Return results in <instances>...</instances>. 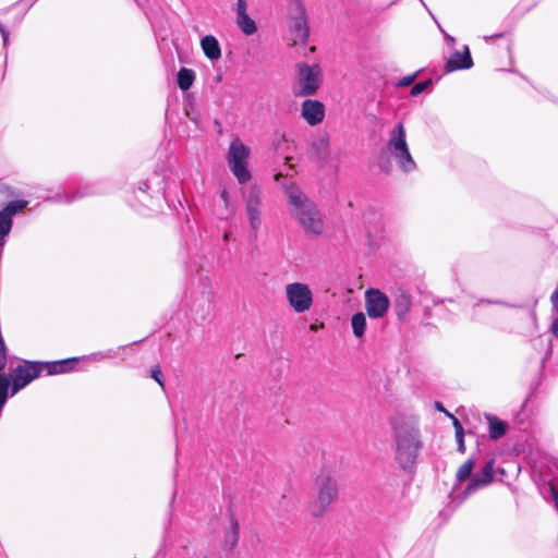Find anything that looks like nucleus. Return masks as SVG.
I'll use <instances>...</instances> for the list:
<instances>
[{"label":"nucleus","instance_id":"6","mask_svg":"<svg viewBox=\"0 0 558 558\" xmlns=\"http://www.w3.org/2000/svg\"><path fill=\"white\" fill-rule=\"evenodd\" d=\"M322 82V70L318 64L298 62L294 66L291 92L298 98L310 97L317 93Z\"/></svg>","mask_w":558,"mask_h":558},{"label":"nucleus","instance_id":"1","mask_svg":"<svg viewBox=\"0 0 558 558\" xmlns=\"http://www.w3.org/2000/svg\"><path fill=\"white\" fill-rule=\"evenodd\" d=\"M390 427L393 438L395 460L400 469L412 471L423 446L420 429L400 415L391 417Z\"/></svg>","mask_w":558,"mask_h":558},{"label":"nucleus","instance_id":"41","mask_svg":"<svg viewBox=\"0 0 558 558\" xmlns=\"http://www.w3.org/2000/svg\"><path fill=\"white\" fill-rule=\"evenodd\" d=\"M435 407H436V409H437V410H439V411H441V412H445L446 414L448 413V412L445 410V408L442 407L441 402H438V401H437V402L435 403Z\"/></svg>","mask_w":558,"mask_h":558},{"label":"nucleus","instance_id":"12","mask_svg":"<svg viewBox=\"0 0 558 558\" xmlns=\"http://www.w3.org/2000/svg\"><path fill=\"white\" fill-rule=\"evenodd\" d=\"M494 478V460H489L470 481L465 487L464 495L469 496L477 489L483 488L490 484Z\"/></svg>","mask_w":558,"mask_h":558},{"label":"nucleus","instance_id":"36","mask_svg":"<svg viewBox=\"0 0 558 558\" xmlns=\"http://www.w3.org/2000/svg\"><path fill=\"white\" fill-rule=\"evenodd\" d=\"M0 33L2 35L4 46L8 45L9 41V32L7 28L0 23Z\"/></svg>","mask_w":558,"mask_h":558},{"label":"nucleus","instance_id":"15","mask_svg":"<svg viewBox=\"0 0 558 558\" xmlns=\"http://www.w3.org/2000/svg\"><path fill=\"white\" fill-rule=\"evenodd\" d=\"M485 417L488 422V433L490 439H499L506 435L508 429V423L506 421L499 420L493 414H486Z\"/></svg>","mask_w":558,"mask_h":558},{"label":"nucleus","instance_id":"43","mask_svg":"<svg viewBox=\"0 0 558 558\" xmlns=\"http://www.w3.org/2000/svg\"><path fill=\"white\" fill-rule=\"evenodd\" d=\"M223 240H225V241H228V240H229V233H225V235H223Z\"/></svg>","mask_w":558,"mask_h":558},{"label":"nucleus","instance_id":"34","mask_svg":"<svg viewBox=\"0 0 558 558\" xmlns=\"http://www.w3.org/2000/svg\"><path fill=\"white\" fill-rule=\"evenodd\" d=\"M550 301H551L554 311L556 313H558V286H557V289L553 292V294L550 296Z\"/></svg>","mask_w":558,"mask_h":558},{"label":"nucleus","instance_id":"22","mask_svg":"<svg viewBox=\"0 0 558 558\" xmlns=\"http://www.w3.org/2000/svg\"><path fill=\"white\" fill-rule=\"evenodd\" d=\"M236 25L247 36L253 35L256 31V23L248 14L236 16Z\"/></svg>","mask_w":558,"mask_h":558},{"label":"nucleus","instance_id":"32","mask_svg":"<svg viewBox=\"0 0 558 558\" xmlns=\"http://www.w3.org/2000/svg\"><path fill=\"white\" fill-rule=\"evenodd\" d=\"M447 415L450 416L452 418V421H453V426H454L456 435L460 436V434H464L463 427H462L460 421L456 416L450 414V413H447Z\"/></svg>","mask_w":558,"mask_h":558},{"label":"nucleus","instance_id":"7","mask_svg":"<svg viewBox=\"0 0 558 558\" xmlns=\"http://www.w3.org/2000/svg\"><path fill=\"white\" fill-rule=\"evenodd\" d=\"M250 155V147L239 137L231 141L227 154V161L231 173L241 185L246 184L252 179V173L248 169Z\"/></svg>","mask_w":558,"mask_h":558},{"label":"nucleus","instance_id":"9","mask_svg":"<svg viewBox=\"0 0 558 558\" xmlns=\"http://www.w3.org/2000/svg\"><path fill=\"white\" fill-rule=\"evenodd\" d=\"M284 292L288 304L295 313H305L312 307L314 298L308 284L292 282L286 286Z\"/></svg>","mask_w":558,"mask_h":558},{"label":"nucleus","instance_id":"16","mask_svg":"<svg viewBox=\"0 0 558 558\" xmlns=\"http://www.w3.org/2000/svg\"><path fill=\"white\" fill-rule=\"evenodd\" d=\"M292 35H293L294 43H301V44L306 43L308 35H310V29L307 26L306 19L303 15L296 16L294 19L293 25H292Z\"/></svg>","mask_w":558,"mask_h":558},{"label":"nucleus","instance_id":"28","mask_svg":"<svg viewBox=\"0 0 558 558\" xmlns=\"http://www.w3.org/2000/svg\"><path fill=\"white\" fill-rule=\"evenodd\" d=\"M432 83L430 80L428 81H425V82H420V83H416L412 88H411V95L412 96H417L420 95L421 93H423L425 90V88Z\"/></svg>","mask_w":558,"mask_h":558},{"label":"nucleus","instance_id":"33","mask_svg":"<svg viewBox=\"0 0 558 558\" xmlns=\"http://www.w3.org/2000/svg\"><path fill=\"white\" fill-rule=\"evenodd\" d=\"M457 444H458V451L463 453L465 451V445H464V434L456 435Z\"/></svg>","mask_w":558,"mask_h":558},{"label":"nucleus","instance_id":"38","mask_svg":"<svg viewBox=\"0 0 558 558\" xmlns=\"http://www.w3.org/2000/svg\"><path fill=\"white\" fill-rule=\"evenodd\" d=\"M414 78H415V75L405 76L401 80L400 85L408 86L414 81Z\"/></svg>","mask_w":558,"mask_h":558},{"label":"nucleus","instance_id":"8","mask_svg":"<svg viewBox=\"0 0 558 558\" xmlns=\"http://www.w3.org/2000/svg\"><path fill=\"white\" fill-rule=\"evenodd\" d=\"M242 201L245 206V213L248 219L250 227L257 236V232L262 227V192L257 184L243 186L240 190Z\"/></svg>","mask_w":558,"mask_h":558},{"label":"nucleus","instance_id":"19","mask_svg":"<svg viewBox=\"0 0 558 558\" xmlns=\"http://www.w3.org/2000/svg\"><path fill=\"white\" fill-rule=\"evenodd\" d=\"M412 302L411 296L405 293L401 292L395 300V311L399 319H403L407 314L410 312Z\"/></svg>","mask_w":558,"mask_h":558},{"label":"nucleus","instance_id":"29","mask_svg":"<svg viewBox=\"0 0 558 558\" xmlns=\"http://www.w3.org/2000/svg\"><path fill=\"white\" fill-rule=\"evenodd\" d=\"M493 304L494 302L493 301H489V300H480L477 303H475L472 307V317L474 319H477L480 318V315H481V306L482 304Z\"/></svg>","mask_w":558,"mask_h":558},{"label":"nucleus","instance_id":"18","mask_svg":"<svg viewBox=\"0 0 558 558\" xmlns=\"http://www.w3.org/2000/svg\"><path fill=\"white\" fill-rule=\"evenodd\" d=\"M219 195L223 203V208L219 210L218 218L220 220H228L235 215V206L231 203L230 194L227 189H221Z\"/></svg>","mask_w":558,"mask_h":558},{"label":"nucleus","instance_id":"39","mask_svg":"<svg viewBox=\"0 0 558 558\" xmlns=\"http://www.w3.org/2000/svg\"><path fill=\"white\" fill-rule=\"evenodd\" d=\"M445 39H446V43H447L448 46H450V47L454 46V44H456L454 37L446 34Z\"/></svg>","mask_w":558,"mask_h":558},{"label":"nucleus","instance_id":"31","mask_svg":"<svg viewBox=\"0 0 558 558\" xmlns=\"http://www.w3.org/2000/svg\"><path fill=\"white\" fill-rule=\"evenodd\" d=\"M447 415L450 416L452 418V421H453V426H454L456 435L460 436V434H464L463 427H462L460 421L456 416L450 414V413H447Z\"/></svg>","mask_w":558,"mask_h":558},{"label":"nucleus","instance_id":"23","mask_svg":"<svg viewBox=\"0 0 558 558\" xmlns=\"http://www.w3.org/2000/svg\"><path fill=\"white\" fill-rule=\"evenodd\" d=\"M352 330L355 337L361 338L366 328V317L364 313H355L351 318Z\"/></svg>","mask_w":558,"mask_h":558},{"label":"nucleus","instance_id":"3","mask_svg":"<svg viewBox=\"0 0 558 558\" xmlns=\"http://www.w3.org/2000/svg\"><path fill=\"white\" fill-rule=\"evenodd\" d=\"M292 214L308 236H318L324 232V221L316 205L296 186L286 189Z\"/></svg>","mask_w":558,"mask_h":558},{"label":"nucleus","instance_id":"26","mask_svg":"<svg viewBox=\"0 0 558 558\" xmlns=\"http://www.w3.org/2000/svg\"><path fill=\"white\" fill-rule=\"evenodd\" d=\"M87 195V193H83V192H77L75 195L73 196H69L68 194H57L56 196H53L51 199L54 201V202H65V203H70L76 198H80V197H83Z\"/></svg>","mask_w":558,"mask_h":558},{"label":"nucleus","instance_id":"20","mask_svg":"<svg viewBox=\"0 0 558 558\" xmlns=\"http://www.w3.org/2000/svg\"><path fill=\"white\" fill-rule=\"evenodd\" d=\"M195 72L187 68H181L178 72V86L182 90H187L192 87L194 81H195Z\"/></svg>","mask_w":558,"mask_h":558},{"label":"nucleus","instance_id":"4","mask_svg":"<svg viewBox=\"0 0 558 558\" xmlns=\"http://www.w3.org/2000/svg\"><path fill=\"white\" fill-rule=\"evenodd\" d=\"M389 153L397 161L400 169L404 172L415 170L416 163L413 160L405 140V129L402 123H398L390 133L386 145V151H381L378 157V166L381 171L390 173L392 163L387 157Z\"/></svg>","mask_w":558,"mask_h":558},{"label":"nucleus","instance_id":"27","mask_svg":"<svg viewBox=\"0 0 558 558\" xmlns=\"http://www.w3.org/2000/svg\"><path fill=\"white\" fill-rule=\"evenodd\" d=\"M150 376L154 378L161 387L165 386L163 384V375L162 371L159 365H155L151 367Z\"/></svg>","mask_w":558,"mask_h":558},{"label":"nucleus","instance_id":"44","mask_svg":"<svg viewBox=\"0 0 558 558\" xmlns=\"http://www.w3.org/2000/svg\"><path fill=\"white\" fill-rule=\"evenodd\" d=\"M206 558V557H205Z\"/></svg>","mask_w":558,"mask_h":558},{"label":"nucleus","instance_id":"30","mask_svg":"<svg viewBox=\"0 0 558 558\" xmlns=\"http://www.w3.org/2000/svg\"><path fill=\"white\" fill-rule=\"evenodd\" d=\"M247 14V2L246 0L236 1V16Z\"/></svg>","mask_w":558,"mask_h":558},{"label":"nucleus","instance_id":"24","mask_svg":"<svg viewBox=\"0 0 558 558\" xmlns=\"http://www.w3.org/2000/svg\"><path fill=\"white\" fill-rule=\"evenodd\" d=\"M474 468L473 459H468L458 470L457 480L459 482H463L471 476L472 470Z\"/></svg>","mask_w":558,"mask_h":558},{"label":"nucleus","instance_id":"10","mask_svg":"<svg viewBox=\"0 0 558 558\" xmlns=\"http://www.w3.org/2000/svg\"><path fill=\"white\" fill-rule=\"evenodd\" d=\"M389 299L378 289H369L365 292V307L371 318H381L389 310Z\"/></svg>","mask_w":558,"mask_h":558},{"label":"nucleus","instance_id":"25","mask_svg":"<svg viewBox=\"0 0 558 558\" xmlns=\"http://www.w3.org/2000/svg\"><path fill=\"white\" fill-rule=\"evenodd\" d=\"M10 385L12 386V381H10V376L7 374H0V401L1 402H7Z\"/></svg>","mask_w":558,"mask_h":558},{"label":"nucleus","instance_id":"17","mask_svg":"<svg viewBox=\"0 0 558 558\" xmlns=\"http://www.w3.org/2000/svg\"><path fill=\"white\" fill-rule=\"evenodd\" d=\"M201 45L208 59L218 60L221 57V49L216 37L207 35L202 39Z\"/></svg>","mask_w":558,"mask_h":558},{"label":"nucleus","instance_id":"21","mask_svg":"<svg viewBox=\"0 0 558 558\" xmlns=\"http://www.w3.org/2000/svg\"><path fill=\"white\" fill-rule=\"evenodd\" d=\"M239 539H240L239 522L236 519L232 518L230 530L227 531V533H226V541H225L226 547L230 550L233 549L238 545Z\"/></svg>","mask_w":558,"mask_h":558},{"label":"nucleus","instance_id":"40","mask_svg":"<svg viewBox=\"0 0 558 558\" xmlns=\"http://www.w3.org/2000/svg\"><path fill=\"white\" fill-rule=\"evenodd\" d=\"M138 189L142 192H146L149 189V185L147 184V182H143L140 184Z\"/></svg>","mask_w":558,"mask_h":558},{"label":"nucleus","instance_id":"5","mask_svg":"<svg viewBox=\"0 0 558 558\" xmlns=\"http://www.w3.org/2000/svg\"><path fill=\"white\" fill-rule=\"evenodd\" d=\"M314 496L307 506L310 514L314 518H323L331 504L338 498V484L336 478L327 470H320L314 477Z\"/></svg>","mask_w":558,"mask_h":558},{"label":"nucleus","instance_id":"13","mask_svg":"<svg viewBox=\"0 0 558 558\" xmlns=\"http://www.w3.org/2000/svg\"><path fill=\"white\" fill-rule=\"evenodd\" d=\"M301 116L310 125H317L325 118V106L319 100L306 99L302 102Z\"/></svg>","mask_w":558,"mask_h":558},{"label":"nucleus","instance_id":"42","mask_svg":"<svg viewBox=\"0 0 558 558\" xmlns=\"http://www.w3.org/2000/svg\"><path fill=\"white\" fill-rule=\"evenodd\" d=\"M502 36H504V33H498V34H494V35H492L489 37H485V39L487 40V39H490V38H500Z\"/></svg>","mask_w":558,"mask_h":558},{"label":"nucleus","instance_id":"2","mask_svg":"<svg viewBox=\"0 0 558 558\" xmlns=\"http://www.w3.org/2000/svg\"><path fill=\"white\" fill-rule=\"evenodd\" d=\"M78 362L77 359H65L54 362L24 361L19 364L12 375L11 395L14 396L43 373L47 375L63 374L70 372Z\"/></svg>","mask_w":558,"mask_h":558},{"label":"nucleus","instance_id":"37","mask_svg":"<svg viewBox=\"0 0 558 558\" xmlns=\"http://www.w3.org/2000/svg\"><path fill=\"white\" fill-rule=\"evenodd\" d=\"M324 150V156L327 155L328 149V140L327 138H320L319 142L316 144Z\"/></svg>","mask_w":558,"mask_h":558},{"label":"nucleus","instance_id":"35","mask_svg":"<svg viewBox=\"0 0 558 558\" xmlns=\"http://www.w3.org/2000/svg\"><path fill=\"white\" fill-rule=\"evenodd\" d=\"M557 315H558V313H557ZM550 330H551L553 335L558 339V316L553 319L551 325H550Z\"/></svg>","mask_w":558,"mask_h":558},{"label":"nucleus","instance_id":"11","mask_svg":"<svg viewBox=\"0 0 558 558\" xmlns=\"http://www.w3.org/2000/svg\"><path fill=\"white\" fill-rule=\"evenodd\" d=\"M27 201H12L9 202L5 207L0 210V247L5 244V238L12 230L13 216L22 211L26 206Z\"/></svg>","mask_w":558,"mask_h":558},{"label":"nucleus","instance_id":"14","mask_svg":"<svg viewBox=\"0 0 558 558\" xmlns=\"http://www.w3.org/2000/svg\"><path fill=\"white\" fill-rule=\"evenodd\" d=\"M473 66V60L468 46H464L463 51H454L447 60L445 69L447 72L458 70H466Z\"/></svg>","mask_w":558,"mask_h":558}]
</instances>
